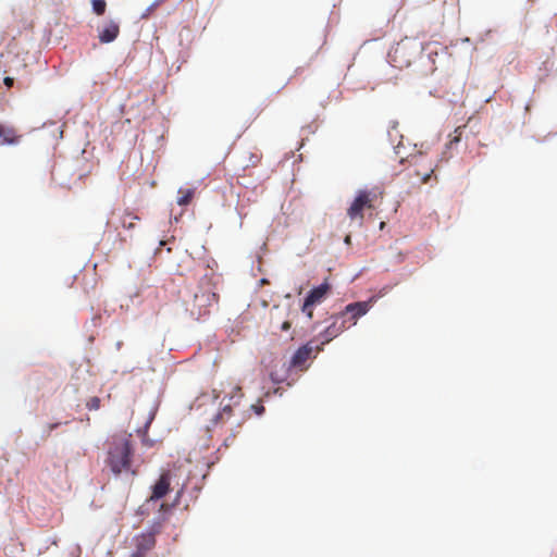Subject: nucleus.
I'll use <instances>...</instances> for the list:
<instances>
[{"instance_id":"obj_4","label":"nucleus","mask_w":557,"mask_h":557,"mask_svg":"<svg viewBox=\"0 0 557 557\" xmlns=\"http://www.w3.org/2000/svg\"><path fill=\"white\" fill-rule=\"evenodd\" d=\"M366 209H373V199L371 194L367 190H359L356 198L347 209V216L350 222L362 226L363 224V211Z\"/></svg>"},{"instance_id":"obj_8","label":"nucleus","mask_w":557,"mask_h":557,"mask_svg":"<svg viewBox=\"0 0 557 557\" xmlns=\"http://www.w3.org/2000/svg\"><path fill=\"white\" fill-rule=\"evenodd\" d=\"M348 327L349 325L347 324V321L338 313L334 317V321L320 334L322 337L321 345H325L331 342Z\"/></svg>"},{"instance_id":"obj_18","label":"nucleus","mask_w":557,"mask_h":557,"mask_svg":"<svg viewBox=\"0 0 557 557\" xmlns=\"http://www.w3.org/2000/svg\"><path fill=\"white\" fill-rule=\"evenodd\" d=\"M433 171L434 170H433V168L431 165L424 172L417 171L416 175L418 177H420V184L428 183V181L430 180L431 174L433 173Z\"/></svg>"},{"instance_id":"obj_27","label":"nucleus","mask_w":557,"mask_h":557,"mask_svg":"<svg viewBox=\"0 0 557 557\" xmlns=\"http://www.w3.org/2000/svg\"><path fill=\"white\" fill-rule=\"evenodd\" d=\"M251 408L256 409V412H257L258 414H261V413H262V411L264 410V408H263L262 406H261V407H259V408H257L256 406H253V405H252V406H251Z\"/></svg>"},{"instance_id":"obj_28","label":"nucleus","mask_w":557,"mask_h":557,"mask_svg":"<svg viewBox=\"0 0 557 557\" xmlns=\"http://www.w3.org/2000/svg\"><path fill=\"white\" fill-rule=\"evenodd\" d=\"M344 242H345L346 245H350L351 244V236L349 234L346 235Z\"/></svg>"},{"instance_id":"obj_26","label":"nucleus","mask_w":557,"mask_h":557,"mask_svg":"<svg viewBox=\"0 0 557 557\" xmlns=\"http://www.w3.org/2000/svg\"><path fill=\"white\" fill-rule=\"evenodd\" d=\"M396 81H397V76L392 75L389 78L385 79L384 82H385V83L392 82V83H394V84H395V83H396Z\"/></svg>"},{"instance_id":"obj_10","label":"nucleus","mask_w":557,"mask_h":557,"mask_svg":"<svg viewBox=\"0 0 557 557\" xmlns=\"http://www.w3.org/2000/svg\"><path fill=\"white\" fill-rule=\"evenodd\" d=\"M313 346L311 343H307L299 347L290 360V366L296 369H305L307 361L312 357L313 355Z\"/></svg>"},{"instance_id":"obj_12","label":"nucleus","mask_w":557,"mask_h":557,"mask_svg":"<svg viewBox=\"0 0 557 557\" xmlns=\"http://www.w3.org/2000/svg\"><path fill=\"white\" fill-rule=\"evenodd\" d=\"M22 137L23 135L18 134L15 127L0 124V146L17 145Z\"/></svg>"},{"instance_id":"obj_14","label":"nucleus","mask_w":557,"mask_h":557,"mask_svg":"<svg viewBox=\"0 0 557 557\" xmlns=\"http://www.w3.org/2000/svg\"><path fill=\"white\" fill-rule=\"evenodd\" d=\"M178 198H177V203L180 206H187L190 203V201L193 200L194 198V195H195V189L193 188H180L178 189Z\"/></svg>"},{"instance_id":"obj_25","label":"nucleus","mask_w":557,"mask_h":557,"mask_svg":"<svg viewBox=\"0 0 557 557\" xmlns=\"http://www.w3.org/2000/svg\"><path fill=\"white\" fill-rule=\"evenodd\" d=\"M426 61L429 64V69L424 72V74L432 73L435 70L433 66V63L431 62V60L429 58L426 59Z\"/></svg>"},{"instance_id":"obj_29","label":"nucleus","mask_w":557,"mask_h":557,"mask_svg":"<svg viewBox=\"0 0 557 557\" xmlns=\"http://www.w3.org/2000/svg\"><path fill=\"white\" fill-rule=\"evenodd\" d=\"M421 158H422L421 156H419V157H418V156H413V157L411 158V162H413L414 164H418V161H419V159H421Z\"/></svg>"},{"instance_id":"obj_2","label":"nucleus","mask_w":557,"mask_h":557,"mask_svg":"<svg viewBox=\"0 0 557 557\" xmlns=\"http://www.w3.org/2000/svg\"><path fill=\"white\" fill-rule=\"evenodd\" d=\"M423 45L417 39L405 38L396 44L388 53L389 66L406 69L422 58Z\"/></svg>"},{"instance_id":"obj_22","label":"nucleus","mask_w":557,"mask_h":557,"mask_svg":"<svg viewBox=\"0 0 557 557\" xmlns=\"http://www.w3.org/2000/svg\"><path fill=\"white\" fill-rule=\"evenodd\" d=\"M313 305H308L307 306V301H304L302 306H301V312L309 319L311 320L313 318Z\"/></svg>"},{"instance_id":"obj_16","label":"nucleus","mask_w":557,"mask_h":557,"mask_svg":"<svg viewBox=\"0 0 557 557\" xmlns=\"http://www.w3.org/2000/svg\"><path fill=\"white\" fill-rule=\"evenodd\" d=\"M232 412H233L232 405L231 404L225 405L222 408V410L216 414L215 421L219 422V421L227 420L232 416Z\"/></svg>"},{"instance_id":"obj_24","label":"nucleus","mask_w":557,"mask_h":557,"mask_svg":"<svg viewBox=\"0 0 557 557\" xmlns=\"http://www.w3.org/2000/svg\"><path fill=\"white\" fill-rule=\"evenodd\" d=\"M292 327V322L290 321H284L281 325V330L284 331V332H287L289 331Z\"/></svg>"},{"instance_id":"obj_21","label":"nucleus","mask_w":557,"mask_h":557,"mask_svg":"<svg viewBox=\"0 0 557 557\" xmlns=\"http://www.w3.org/2000/svg\"><path fill=\"white\" fill-rule=\"evenodd\" d=\"M86 407L89 409V410H98L100 408V398L95 396V397H91L87 403H86Z\"/></svg>"},{"instance_id":"obj_6","label":"nucleus","mask_w":557,"mask_h":557,"mask_svg":"<svg viewBox=\"0 0 557 557\" xmlns=\"http://www.w3.org/2000/svg\"><path fill=\"white\" fill-rule=\"evenodd\" d=\"M135 550L129 557H146L156 546V533L144 532L134 537Z\"/></svg>"},{"instance_id":"obj_1","label":"nucleus","mask_w":557,"mask_h":557,"mask_svg":"<svg viewBox=\"0 0 557 557\" xmlns=\"http://www.w3.org/2000/svg\"><path fill=\"white\" fill-rule=\"evenodd\" d=\"M133 456L132 434L124 432L111 436L108 442L106 463L115 475L122 472L137 474V470L132 468Z\"/></svg>"},{"instance_id":"obj_5","label":"nucleus","mask_w":557,"mask_h":557,"mask_svg":"<svg viewBox=\"0 0 557 557\" xmlns=\"http://www.w3.org/2000/svg\"><path fill=\"white\" fill-rule=\"evenodd\" d=\"M372 302L373 299L371 298L368 301H357L349 304L339 314L347 321V324L350 327L357 323L359 318L364 315L371 309Z\"/></svg>"},{"instance_id":"obj_19","label":"nucleus","mask_w":557,"mask_h":557,"mask_svg":"<svg viewBox=\"0 0 557 557\" xmlns=\"http://www.w3.org/2000/svg\"><path fill=\"white\" fill-rule=\"evenodd\" d=\"M463 128H465V126H459L454 131V133L450 135V139H449L450 145L459 143Z\"/></svg>"},{"instance_id":"obj_17","label":"nucleus","mask_w":557,"mask_h":557,"mask_svg":"<svg viewBox=\"0 0 557 557\" xmlns=\"http://www.w3.org/2000/svg\"><path fill=\"white\" fill-rule=\"evenodd\" d=\"M92 11L97 15H103L107 9V2L104 0H92Z\"/></svg>"},{"instance_id":"obj_3","label":"nucleus","mask_w":557,"mask_h":557,"mask_svg":"<svg viewBox=\"0 0 557 557\" xmlns=\"http://www.w3.org/2000/svg\"><path fill=\"white\" fill-rule=\"evenodd\" d=\"M218 280L215 275L205 276L200 281L199 292L194 296L193 312L198 318L210 313V309L219 304Z\"/></svg>"},{"instance_id":"obj_7","label":"nucleus","mask_w":557,"mask_h":557,"mask_svg":"<svg viewBox=\"0 0 557 557\" xmlns=\"http://www.w3.org/2000/svg\"><path fill=\"white\" fill-rule=\"evenodd\" d=\"M172 473L170 470L163 471L157 482L151 486L150 502L163 498L171 490Z\"/></svg>"},{"instance_id":"obj_9","label":"nucleus","mask_w":557,"mask_h":557,"mask_svg":"<svg viewBox=\"0 0 557 557\" xmlns=\"http://www.w3.org/2000/svg\"><path fill=\"white\" fill-rule=\"evenodd\" d=\"M261 153L252 151L250 149L243 150L236 157L237 171L245 172L249 168H256L261 161Z\"/></svg>"},{"instance_id":"obj_11","label":"nucleus","mask_w":557,"mask_h":557,"mask_svg":"<svg viewBox=\"0 0 557 557\" xmlns=\"http://www.w3.org/2000/svg\"><path fill=\"white\" fill-rule=\"evenodd\" d=\"M119 35L120 24L116 21L110 20L99 29L98 39L101 44H110L114 41Z\"/></svg>"},{"instance_id":"obj_30","label":"nucleus","mask_w":557,"mask_h":557,"mask_svg":"<svg viewBox=\"0 0 557 557\" xmlns=\"http://www.w3.org/2000/svg\"><path fill=\"white\" fill-rule=\"evenodd\" d=\"M183 490H184V486L181 488V491H178V493H177V497H180V496L182 495Z\"/></svg>"},{"instance_id":"obj_31","label":"nucleus","mask_w":557,"mask_h":557,"mask_svg":"<svg viewBox=\"0 0 557 557\" xmlns=\"http://www.w3.org/2000/svg\"><path fill=\"white\" fill-rule=\"evenodd\" d=\"M58 425H59L58 423H55V424H51V425H50V430H52V429L57 428Z\"/></svg>"},{"instance_id":"obj_15","label":"nucleus","mask_w":557,"mask_h":557,"mask_svg":"<svg viewBox=\"0 0 557 557\" xmlns=\"http://www.w3.org/2000/svg\"><path fill=\"white\" fill-rule=\"evenodd\" d=\"M137 220H139L138 215L126 210L121 220L122 227L125 230H133L135 227V221Z\"/></svg>"},{"instance_id":"obj_20","label":"nucleus","mask_w":557,"mask_h":557,"mask_svg":"<svg viewBox=\"0 0 557 557\" xmlns=\"http://www.w3.org/2000/svg\"><path fill=\"white\" fill-rule=\"evenodd\" d=\"M233 391H234V393L231 395L230 399L234 400L233 405L236 406L238 404V401L242 399V397L244 396V394L239 386H235L233 388Z\"/></svg>"},{"instance_id":"obj_23","label":"nucleus","mask_w":557,"mask_h":557,"mask_svg":"<svg viewBox=\"0 0 557 557\" xmlns=\"http://www.w3.org/2000/svg\"><path fill=\"white\" fill-rule=\"evenodd\" d=\"M3 83L8 88H11L14 85V78L7 76L4 77Z\"/></svg>"},{"instance_id":"obj_13","label":"nucleus","mask_w":557,"mask_h":557,"mask_svg":"<svg viewBox=\"0 0 557 557\" xmlns=\"http://www.w3.org/2000/svg\"><path fill=\"white\" fill-rule=\"evenodd\" d=\"M331 289V286L327 282L322 283L321 285L312 288L307 297L305 298V301H307L308 305L317 306L321 304L327 296L329 292Z\"/></svg>"}]
</instances>
